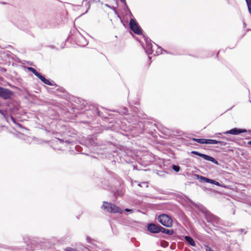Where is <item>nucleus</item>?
<instances>
[{
	"instance_id": "3",
	"label": "nucleus",
	"mask_w": 251,
	"mask_h": 251,
	"mask_svg": "<svg viewBox=\"0 0 251 251\" xmlns=\"http://www.w3.org/2000/svg\"><path fill=\"white\" fill-rule=\"evenodd\" d=\"M129 26L130 29L136 34L140 35L142 34V29L134 19L130 20Z\"/></svg>"
},
{
	"instance_id": "27",
	"label": "nucleus",
	"mask_w": 251,
	"mask_h": 251,
	"mask_svg": "<svg viewBox=\"0 0 251 251\" xmlns=\"http://www.w3.org/2000/svg\"><path fill=\"white\" fill-rule=\"evenodd\" d=\"M248 144L251 145V141L248 142Z\"/></svg>"
},
{
	"instance_id": "19",
	"label": "nucleus",
	"mask_w": 251,
	"mask_h": 251,
	"mask_svg": "<svg viewBox=\"0 0 251 251\" xmlns=\"http://www.w3.org/2000/svg\"><path fill=\"white\" fill-rule=\"evenodd\" d=\"M159 232H161L162 233H165V230H166V228L161 226H159Z\"/></svg>"
},
{
	"instance_id": "7",
	"label": "nucleus",
	"mask_w": 251,
	"mask_h": 251,
	"mask_svg": "<svg viewBox=\"0 0 251 251\" xmlns=\"http://www.w3.org/2000/svg\"><path fill=\"white\" fill-rule=\"evenodd\" d=\"M246 131V130L245 129H241L234 128L229 130H227L226 132H223V133L225 134H231L232 135H238L240 133H243Z\"/></svg>"
},
{
	"instance_id": "5",
	"label": "nucleus",
	"mask_w": 251,
	"mask_h": 251,
	"mask_svg": "<svg viewBox=\"0 0 251 251\" xmlns=\"http://www.w3.org/2000/svg\"><path fill=\"white\" fill-rule=\"evenodd\" d=\"M206 219L208 222L211 223L214 226L215 224H219L220 222L219 218L213 214H208L206 216Z\"/></svg>"
},
{
	"instance_id": "17",
	"label": "nucleus",
	"mask_w": 251,
	"mask_h": 251,
	"mask_svg": "<svg viewBox=\"0 0 251 251\" xmlns=\"http://www.w3.org/2000/svg\"><path fill=\"white\" fill-rule=\"evenodd\" d=\"M37 77H38L44 83L46 79V78H45V77L42 75L40 74H39V75L37 76Z\"/></svg>"
},
{
	"instance_id": "12",
	"label": "nucleus",
	"mask_w": 251,
	"mask_h": 251,
	"mask_svg": "<svg viewBox=\"0 0 251 251\" xmlns=\"http://www.w3.org/2000/svg\"><path fill=\"white\" fill-rule=\"evenodd\" d=\"M79 45L80 46H85L87 44V42L85 38L81 36L79 39Z\"/></svg>"
},
{
	"instance_id": "22",
	"label": "nucleus",
	"mask_w": 251,
	"mask_h": 251,
	"mask_svg": "<svg viewBox=\"0 0 251 251\" xmlns=\"http://www.w3.org/2000/svg\"><path fill=\"white\" fill-rule=\"evenodd\" d=\"M157 54L162 53V49L160 47L158 48L157 50L156 51Z\"/></svg>"
},
{
	"instance_id": "30",
	"label": "nucleus",
	"mask_w": 251,
	"mask_h": 251,
	"mask_svg": "<svg viewBox=\"0 0 251 251\" xmlns=\"http://www.w3.org/2000/svg\"><path fill=\"white\" fill-rule=\"evenodd\" d=\"M18 125L19 126H20V127H21V126H21L20 124H18Z\"/></svg>"
},
{
	"instance_id": "9",
	"label": "nucleus",
	"mask_w": 251,
	"mask_h": 251,
	"mask_svg": "<svg viewBox=\"0 0 251 251\" xmlns=\"http://www.w3.org/2000/svg\"><path fill=\"white\" fill-rule=\"evenodd\" d=\"M159 226L154 224H150L148 226V229L152 233H159Z\"/></svg>"
},
{
	"instance_id": "29",
	"label": "nucleus",
	"mask_w": 251,
	"mask_h": 251,
	"mask_svg": "<svg viewBox=\"0 0 251 251\" xmlns=\"http://www.w3.org/2000/svg\"><path fill=\"white\" fill-rule=\"evenodd\" d=\"M152 51H153V50H151V53H152ZM149 54H150V52H149Z\"/></svg>"
},
{
	"instance_id": "1",
	"label": "nucleus",
	"mask_w": 251,
	"mask_h": 251,
	"mask_svg": "<svg viewBox=\"0 0 251 251\" xmlns=\"http://www.w3.org/2000/svg\"><path fill=\"white\" fill-rule=\"evenodd\" d=\"M101 208L106 212L114 213H123V210L119 207L116 206L114 204L111 202L103 201V204L101 206Z\"/></svg>"
},
{
	"instance_id": "24",
	"label": "nucleus",
	"mask_w": 251,
	"mask_h": 251,
	"mask_svg": "<svg viewBox=\"0 0 251 251\" xmlns=\"http://www.w3.org/2000/svg\"><path fill=\"white\" fill-rule=\"evenodd\" d=\"M91 238L89 237H87V240L88 242L90 243L91 242Z\"/></svg>"
},
{
	"instance_id": "11",
	"label": "nucleus",
	"mask_w": 251,
	"mask_h": 251,
	"mask_svg": "<svg viewBox=\"0 0 251 251\" xmlns=\"http://www.w3.org/2000/svg\"><path fill=\"white\" fill-rule=\"evenodd\" d=\"M184 239L192 246H196L195 242L192 237L188 236H185L184 237Z\"/></svg>"
},
{
	"instance_id": "21",
	"label": "nucleus",
	"mask_w": 251,
	"mask_h": 251,
	"mask_svg": "<svg viewBox=\"0 0 251 251\" xmlns=\"http://www.w3.org/2000/svg\"><path fill=\"white\" fill-rule=\"evenodd\" d=\"M147 49H151V50H152V45L151 44L147 43Z\"/></svg>"
},
{
	"instance_id": "8",
	"label": "nucleus",
	"mask_w": 251,
	"mask_h": 251,
	"mask_svg": "<svg viewBox=\"0 0 251 251\" xmlns=\"http://www.w3.org/2000/svg\"><path fill=\"white\" fill-rule=\"evenodd\" d=\"M197 177L198 179L201 180H203L206 182H207V183H211V184H215L217 186H220V184L219 182H218V181H216L214 180H213V179H209L208 178H206V177H205L204 176H199V175H197Z\"/></svg>"
},
{
	"instance_id": "13",
	"label": "nucleus",
	"mask_w": 251,
	"mask_h": 251,
	"mask_svg": "<svg viewBox=\"0 0 251 251\" xmlns=\"http://www.w3.org/2000/svg\"><path fill=\"white\" fill-rule=\"evenodd\" d=\"M193 140L199 143H200V144H206V139H203V138H201V139H196V138H193Z\"/></svg>"
},
{
	"instance_id": "2",
	"label": "nucleus",
	"mask_w": 251,
	"mask_h": 251,
	"mask_svg": "<svg viewBox=\"0 0 251 251\" xmlns=\"http://www.w3.org/2000/svg\"><path fill=\"white\" fill-rule=\"evenodd\" d=\"M157 220L162 225L166 227H171L172 226L173 221L171 218L166 214L159 215Z\"/></svg>"
},
{
	"instance_id": "10",
	"label": "nucleus",
	"mask_w": 251,
	"mask_h": 251,
	"mask_svg": "<svg viewBox=\"0 0 251 251\" xmlns=\"http://www.w3.org/2000/svg\"><path fill=\"white\" fill-rule=\"evenodd\" d=\"M220 144L221 145H225L226 143L222 141H219L213 139H206V144Z\"/></svg>"
},
{
	"instance_id": "18",
	"label": "nucleus",
	"mask_w": 251,
	"mask_h": 251,
	"mask_svg": "<svg viewBox=\"0 0 251 251\" xmlns=\"http://www.w3.org/2000/svg\"><path fill=\"white\" fill-rule=\"evenodd\" d=\"M165 233L168 234V235H172L173 233V231L172 230H169L168 229H166Z\"/></svg>"
},
{
	"instance_id": "4",
	"label": "nucleus",
	"mask_w": 251,
	"mask_h": 251,
	"mask_svg": "<svg viewBox=\"0 0 251 251\" xmlns=\"http://www.w3.org/2000/svg\"><path fill=\"white\" fill-rule=\"evenodd\" d=\"M191 153L198 155L199 156H201L202 158H203L204 159L207 160V161H211L215 164H218V161L216 160H215V158H214L212 156H209V155L205 154L200 153L197 151H192L191 152Z\"/></svg>"
},
{
	"instance_id": "23",
	"label": "nucleus",
	"mask_w": 251,
	"mask_h": 251,
	"mask_svg": "<svg viewBox=\"0 0 251 251\" xmlns=\"http://www.w3.org/2000/svg\"><path fill=\"white\" fill-rule=\"evenodd\" d=\"M125 211L126 212H131L132 210L130 209L126 208V209H125Z\"/></svg>"
},
{
	"instance_id": "15",
	"label": "nucleus",
	"mask_w": 251,
	"mask_h": 251,
	"mask_svg": "<svg viewBox=\"0 0 251 251\" xmlns=\"http://www.w3.org/2000/svg\"><path fill=\"white\" fill-rule=\"evenodd\" d=\"M246 1L248 5L249 11L251 14V0H246Z\"/></svg>"
},
{
	"instance_id": "16",
	"label": "nucleus",
	"mask_w": 251,
	"mask_h": 251,
	"mask_svg": "<svg viewBox=\"0 0 251 251\" xmlns=\"http://www.w3.org/2000/svg\"><path fill=\"white\" fill-rule=\"evenodd\" d=\"M172 169L176 172H178L180 170V167L175 165H173Z\"/></svg>"
},
{
	"instance_id": "6",
	"label": "nucleus",
	"mask_w": 251,
	"mask_h": 251,
	"mask_svg": "<svg viewBox=\"0 0 251 251\" xmlns=\"http://www.w3.org/2000/svg\"><path fill=\"white\" fill-rule=\"evenodd\" d=\"M12 95V92L7 89L0 87V97L5 99H9Z\"/></svg>"
},
{
	"instance_id": "26",
	"label": "nucleus",
	"mask_w": 251,
	"mask_h": 251,
	"mask_svg": "<svg viewBox=\"0 0 251 251\" xmlns=\"http://www.w3.org/2000/svg\"><path fill=\"white\" fill-rule=\"evenodd\" d=\"M123 3H124L125 4H126V0H120Z\"/></svg>"
},
{
	"instance_id": "14",
	"label": "nucleus",
	"mask_w": 251,
	"mask_h": 251,
	"mask_svg": "<svg viewBox=\"0 0 251 251\" xmlns=\"http://www.w3.org/2000/svg\"><path fill=\"white\" fill-rule=\"evenodd\" d=\"M27 70L30 72H31L35 76L37 77L39 74L35 69H34L32 67H28Z\"/></svg>"
},
{
	"instance_id": "20",
	"label": "nucleus",
	"mask_w": 251,
	"mask_h": 251,
	"mask_svg": "<svg viewBox=\"0 0 251 251\" xmlns=\"http://www.w3.org/2000/svg\"><path fill=\"white\" fill-rule=\"evenodd\" d=\"M44 83L47 84L50 86H52V83L48 79H46V81L44 82Z\"/></svg>"
},
{
	"instance_id": "25",
	"label": "nucleus",
	"mask_w": 251,
	"mask_h": 251,
	"mask_svg": "<svg viewBox=\"0 0 251 251\" xmlns=\"http://www.w3.org/2000/svg\"><path fill=\"white\" fill-rule=\"evenodd\" d=\"M206 251H212L210 248H207L206 250Z\"/></svg>"
},
{
	"instance_id": "28",
	"label": "nucleus",
	"mask_w": 251,
	"mask_h": 251,
	"mask_svg": "<svg viewBox=\"0 0 251 251\" xmlns=\"http://www.w3.org/2000/svg\"><path fill=\"white\" fill-rule=\"evenodd\" d=\"M0 113H1V114H2L4 116H4V114L2 112H1V111H0Z\"/></svg>"
}]
</instances>
